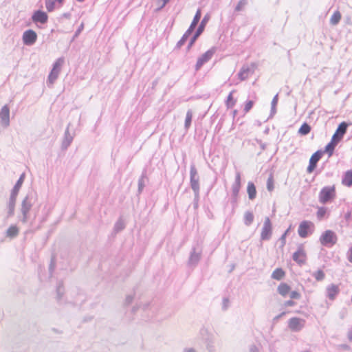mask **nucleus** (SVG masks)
<instances>
[{"label": "nucleus", "instance_id": "f257e3e1", "mask_svg": "<svg viewBox=\"0 0 352 352\" xmlns=\"http://www.w3.org/2000/svg\"><path fill=\"white\" fill-rule=\"evenodd\" d=\"M36 197L33 193H28L23 199L21 205V212L22 214L21 221L26 223L29 219V212L36 201Z\"/></svg>", "mask_w": 352, "mask_h": 352}, {"label": "nucleus", "instance_id": "f03ea898", "mask_svg": "<svg viewBox=\"0 0 352 352\" xmlns=\"http://www.w3.org/2000/svg\"><path fill=\"white\" fill-rule=\"evenodd\" d=\"M65 63L64 58H58L53 64V67L48 76L47 84L48 86H52L58 78L62 67Z\"/></svg>", "mask_w": 352, "mask_h": 352}, {"label": "nucleus", "instance_id": "7ed1b4c3", "mask_svg": "<svg viewBox=\"0 0 352 352\" xmlns=\"http://www.w3.org/2000/svg\"><path fill=\"white\" fill-rule=\"evenodd\" d=\"M336 197L335 186H328L322 188L319 193V201L321 204H326Z\"/></svg>", "mask_w": 352, "mask_h": 352}, {"label": "nucleus", "instance_id": "20e7f679", "mask_svg": "<svg viewBox=\"0 0 352 352\" xmlns=\"http://www.w3.org/2000/svg\"><path fill=\"white\" fill-rule=\"evenodd\" d=\"M337 236L331 230H326L320 237V243L326 247H331L336 244Z\"/></svg>", "mask_w": 352, "mask_h": 352}, {"label": "nucleus", "instance_id": "39448f33", "mask_svg": "<svg viewBox=\"0 0 352 352\" xmlns=\"http://www.w3.org/2000/svg\"><path fill=\"white\" fill-rule=\"evenodd\" d=\"M199 177L197 173V170L195 165H191L190 170V182L191 188L194 191V193H197V192H199Z\"/></svg>", "mask_w": 352, "mask_h": 352}, {"label": "nucleus", "instance_id": "423d86ee", "mask_svg": "<svg viewBox=\"0 0 352 352\" xmlns=\"http://www.w3.org/2000/svg\"><path fill=\"white\" fill-rule=\"evenodd\" d=\"M215 48L212 47L203 54L197 61L195 70L198 71L206 63L208 62L215 53Z\"/></svg>", "mask_w": 352, "mask_h": 352}, {"label": "nucleus", "instance_id": "0eeeda50", "mask_svg": "<svg viewBox=\"0 0 352 352\" xmlns=\"http://www.w3.org/2000/svg\"><path fill=\"white\" fill-rule=\"evenodd\" d=\"M241 173L236 172L235 180L232 185V203L236 204L237 201V197L241 188Z\"/></svg>", "mask_w": 352, "mask_h": 352}, {"label": "nucleus", "instance_id": "6e6552de", "mask_svg": "<svg viewBox=\"0 0 352 352\" xmlns=\"http://www.w3.org/2000/svg\"><path fill=\"white\" fill-rule=\"evenodd\" d=\"M272 233V227L269 217H265L261 233V239L263 241L269 240Z\"/></svg>", "mask_w": 352, "mask_h": 352}, {"label": "nucleus", "instance_id": "1a4fd4ad", "mask_svg": "<svg viewBox=\"0 0 352 352\" xmlns=\"http://www.w3.org/2000/svg\"><path fill=\"white\" fill-rule=\"evenodd\" d=\"M314 223L311 221H302L298 227V232L301 238H306L309 232H311V228H314Z\"/></svg>", "mask_w": 352, "mask_h": 352}, {"label": "nucleus", "instance_id": "9d476101", "mask_svg": "<svg viewBox=\"0 0 352 352\" xmlns=\"http://www.w3.org/2000/svg\"><path fill=\"white\" fill-rule=\"evenodd\" d=\"M305 324V320L302 318L294 317L289 319L288 327L292 331H300Z\"/></svg>", "mask_w": 352, "mask_h": 352}, {"label": "nucleus", "instance_id": "9b49d317", "mask_svg": "<svg viewBox=\"0 0 352 352\" xmlns=\"http://www.w3.org/2000/svg\"><path fill=\"white\" fill-rule=\"evenodd\" d=\"M208 17L207 16H205L204 17V19H202L201 23L199 24L198 28L197 29L195 34L191 38L188 45V47H187L188 50H190L191 48V47L195 43V41L197 39V38L199 36V35L203 32L205 25H206V23L208 22Z\"/></svg>", "mask_w": 352, "mask_h": 352}, {"label": "nucleus", "instance_id": "f8f14e48", "mask_svg": "<svg viewBox=\"0 0 352 352\" xmlns=\"http://www.w3.org/2000/svg\"><path fill=\"white\" fill-rule=\"evenodd\" d=\"M37 39L36 33L32 30H28L23 34V42L25 45H32Z\"/></svg>", "mask_w": 352, "mask_h": 352}, {"label": "nucleus", "instance_id": "ddd939ff", "mask_svg": "<svg viewBox=\"0 0 352 352\" xmlns=\"http://www.w3.org/2000/svg\"><path fill=\"white\" fill-rule=\"evenodd\" d=\"M254 64H252L251 66L243 65L238 74L239 79L241 80H245L249 77V76L253 74L254 72Z\"/></svg>", "mask_w": 352, "mask_h": 352}, {"label": "nucleus", "instance_id": "4468645a", "mask_svg": "<svg viewBox=\"0 0 352 352\" xmlns=\"http://www.w3.org/2000/svg\"><path fill=\"white\" fill-rule=\"evenodd\" d=\"M293 260L300 265H302L306 262V253L302 247H299L298 250L293 254Z\"/></svg>", "mask_w": 352, "mask_h": 352}, {"label": "nucleus", "instance_id": "2eb2a0df", "mask_svg": "<svg viewBox=\"0 0 352 352\" xmlns=\"http://www.w3.org/2000/svg\"><path fill=\"white\" fill-rule=\"evenodd\" d=\"M1 124L7 127L10 125V109L7 104L4 105L0 111Z\"/></svg>", "mask_w": 352, "mask_h": 352}, {"label": "nucleus", "instance_id": "dca6fc26", "mask_svg": "<svg viewBox=\"0 0 352 352\" xmlns=\"http://www.w3.org/2000/svg\"><path fill=\"white\" fill-rule=\"evenodd\" d=\"M347 126L348 124L346 122H343L340 123L331 138H335V140L340 142L346 132Z\"/></svg>", "mask_w": 352, "mask_h": 352}, {"label": "nucleus", "instance_id": "f3484780", "mask_svg": "<svg viewBox=\"0 0 352 352\" xmlns=\"http://www.w3.org/2000/svg\"><path fill=\"white\" fill-rule=\"evenodd\" d=\"M47 14L45 12L41 10L34 12L32 16V20L34 23H40L42 24L45 23L47 21Z\"/></svg>", "mask_w": 352, "mask_h": 352}, {"label": "nucleus", "instance_id": "a211bd4d", "mask_svg": "<svg viewBox=\"0 0 352 352\" xmlns=\"http://www.w3.org/2000/svg\"><path fill=\"white\" fill-rule=\"evenodd\" d=\"M69 127V124L67 126L64 133L63 140L61 144V148L63 150H66L70 146L74 140V135L70 134Z\"/></svg>", "mask_w": 352, "mask_h": 352}, {"label": "nucleus", "instance_id": "6ab92c4d", "mask_svg": "<svg viewBox=\"0 0 352 352\" xmlns=\"http://www.w3.org/2000/svg\"><path fill=\"white\" fill-rule=\"evenodd\" d=\"M339 292V287L335 284L328 285L326 289V296L331 300H333Z\"/></svg>", "mask_w": 352, "mask_h": 352}, {"label": "nucleus", "instance_id": "aec40b11", "mask_svg": "<svg viewBox=\"0 0 352 352\" xmlns=\"http://www.w3.org/2000/svg\"><path fill=\"white\" fill-rule=\"evenodd\" d=\"M201 14V10L198 9L197 12H196V14H195V16H194V18H193V20H192L190 27L188 28V29L185 32V34L186 35H188V36L192 34V32H193V30L196 28L198 22L200 20Z\"/></svg>", "mask_w": 352, "mask_h": 352}, {"label": "nucleus", "instance_id": "412c9836", "mask_svg": "<svg viewBox=\"0 0 352 352\" xmlns=\"http://www.w3.org/2000/svg\"><path fill=\"white\" fill-rule=\"evenodd\" d=\"M201 258V253L197 252L195 248H193L188 259V265L196 266Z\"/></svg>", "mask_w": 352, "mask_h": 352}, {"label": "nucleus", "instance_id": "4be33fe9", "mask_svg": "<svg viewBox=\"0 0 352 352\" xmlns=\"http://www.w3.org/2000/svg\"><path fill=\"white\" fill-rule=\"evenodd\" d=\"M342 183L346 186H352V170H347L344 173Z\"/></svg>", "mask_w": 352, "mask_h": 352}, {"label": "nucleus", "instance_id": "5701e85b", "mask_svg": "<svg viewBox=\"0 0 352 352\" xmlns=\"http://www.w3.org/2000/svg\"><path fill=\"white\" fill-rule=\"evenodd\" d=\"M247 192L250 199L253 200L256 197V190L254 184L252 182H248Z\"/></svg>", "mask_w": 352, "mask_h": 352}, {"label": "nucleus", "instance_id": "b1692460", "mask_svg": "<svg viewBox=\"0 0 352 352\" xmlns=\"http://www.w3.org/2000/svg\"><path fill=\"white\" fill-rule=\"evenodd\" d=\"M339 142H338L335 140V138H331V142L329 144H327V145L325 146L324 151L329 154V157L332 155V154L334 151L335 147L336 146V145Z\"/></svg>", "mask_w": 352, "mask_h": 352}, {"label": "nucleus", "instance_id": "393cba45", "mask_svg": "<svg viewBox=\"0 0 352 352\" xmlns=\"http://www.w3.org/2000/svg\"><path fill=\"white\" fill-rule=\"evenodd\" d=\"M277 289L281 296H286L290 291V287L286 283H280Z\"/></svg>", "mask_w": 352, "mask_h": 352}, {"label": "nucleus", "instance_id": "a878e982", "mask_svg": "<svg viewBox=\"0 0 352 352\" xmlns=\"http://www.w3.org/2000/svg\"><path fill=\"white\" fill-rule=\"evenodd\" d=\"M19 234V229L16 226H11L6 231V236L11 239L16 237Z\"/></svg>", "mask_w": 352, "mask_h": 352}, {"label": "nucleus", "instance_id": "bb28decb", "mask_svg": "<svg viewBox=\"0 0 352 352\" xmlns=\"http://www.w3.org/2000/svg\"><path fill=\"white\" fill-rule=\"evenodd\" d=\"M285 272L281 268H276L272 274V278L280 280L285 276Z\"/></svg>", "mask_w": 352, "mask_h": 352}, {"label": "nucleus", "instance_id": "cd10ccee", "mask_svg": "<svg viewBox=\"0 0 352 352\" xmlns=\"http://www.w3.org/2000/svg\"><path fill=\"white\" fill-rule=\"evenodd\" d=\"M322 151H317L315 152L311 157L309 160V163L316 166L318 162L320 160L322 155Z\"/></svg>", "mask_w": 352, "mask_h": 352}, {"label": "nucleus", "instance_id": "c85d7f7f", "mask_svg": "<svg viewBox=\"0 0 352 352\" xmlns=\"http://www.w3.org/2000/svg\"><path fill=\"white\" fill-rule=\"evenodd\" d=\"M340 19H341V14L338 10H337V11L334 12V13L331 16V17L330 19V23L333 25H336L340 22Z\"/></svg>", "mask_w": 352, "mask_h": 352}, {"label": "nucleus", "instance_id": "c756f323", "mask_svg": "<svg viewBox=\"0 0 352 352\" xmlns=\"http://www.w3.org/2000/svg\"><path fill=\"white\" fill-rule=\"evenodd\" d=\"M253 221H254V215H253L252 212H251L250 211L245 212V214H244V223L246 226H249L250 225L252 224Z\"/></svg>", "mask_w": 352, "mask_h": 352}, {"label": "nucleus", "instance_id": "7c9ffc66", "mask_svg": "<svg viewBox=\"0 0 352 352\" xmlns=\"http://www.w3.org/2000/svg\"><path fill=\"white\" fill-rule=\"evenodd\" d=\"M311 131V126L306 122L303 123L298 129V133L302 135H307Z\"/></svg>", "mask_w": 352, "mask_h": 352}, {"label": "nucleus", "instance_id": "2f4dec72", "mask_svg": "<svg viewBox=\"0 0 352 352\" xmlns=\"http://www.w3.org/2000/svg\"><path fill=\"white\" fill-rule=\"evenodd\" d=\"M24 178H25V174L23 173L19 179H18V181L16 182V184L14 185L13 189H12V192H16V193H19V189L21 188V186H22V184L24 181Z\"/></svg>", "mask_w": 352, "mask_h": 352}, {"label": "nucleus", "instance_id": "473e14b6", "mask_svg": "<svg viewBox=\"0 0 352 352\" xmlns=\"http://www.w3.org/2000/svg\"><path fill=\"white\" fill-rule=\"evenodd\" d=\"M192 118V112L190 109L188 110L186 116L184 126L186 129H188L191 124Z\"/></svg>", "mask_w": 352, "mask_h": 352}, {"label": "nucleus", "instance_id": "72a5a7b5", "mask_svg": "<svg viewBox=\"0 0 352 352\" xmlns=\"http://www.w3.org/2000/svg\"><path fill=\"white\" fill-rule=\"evenodd\" d=\"M312 276L316 278L318 281H321L324 280L325 277L324 272L322 270H318L316 272L312 274Z\"/></svg>", "mask_w": 352, "mask_h": 352}, {"label": "nucleus", "instance_id": "f704fd0d", "mask_svg": "<svg viewBox=\"0 0 352 352\" xmlns=\"http://www.w3.org/2000/svg\"><path fill=\"white\" fill-rule=\"evenodd\" d=\"M233 92H234V91H231L228 96V98H227V100L226 102V107L228 108H232L236 103V100H234L232 97Z\"/></svg>", "mask_w": 352, "mask_h": 352}, {"label": "nucleus", "instance_id": "c9c22d12", "mask_svg": "<svg viewBox=\"0 0 352 352\" xmlns=\"http://www.w3.org/2000/svg\"><path fill=\"white\" fill-rule=\"evenodd\" d=\"M278 103V94H276L272 99L271 103V116H273L276 113V107Z\"/></svg>", "mask_w": 352, "mask_h": 352}, {"label": "nucleus", "instance_id": "e433bc0d", "mask_svg": "<svg viewBox=\"0 0 352 352\" xmlns=\"http://www.w3.org/2000/svg\"><path fill=\"white\" fill-rule=\"evenodd\" d=\"M247 4L248 0H240L235 7V11L240 12L243 10Z\"/></svg>", "mask_w": 352, "mask_h": 352}, {"label": "nucleus", "instance_id": "4c0bfd02", "mask_svg": "<svg viewBox=\"0 0 352 352\" xmlns=\"http://www.w3.org/2000/svg\"><path fill=\"white\" fill-rule=\"evenodd\" d=\"M54 0H45V7L48 12H52L54 9Z\"/></svg>", "mask_w": 352, "mask_h": 352}, {"label": "nucleus", "instance_id": "58836bf2", "mask_svg": "<svg viewBox=\"0 0 352 352\" xmlns=\"http://www.w3.org/2000/svg\"><path fill=\"white\" fill-rule=\"evenodd\" d=\"M124 228V223L122 220H118L114 226V230L116 232H118L122 230Z\"/></svg>", "mask_w": 352, "mask_h": 352}, {"label": "nucleus", "instance_id": "ea45409f", "mask_svg": "<svg viewBox=\"0 0 352 352\" xmlns=\"http://www.w3.org/2000/svg\"><path fill=\"white\" fill-rule=\"evenodd\" d=\"M57 300H60L64 293V288L62 283H59L56 288Z\"/></svg>", "mask_w": 352, "mask_h": 352}, {"label": "nucleus", "instance_id": "a19ab883", "mask_svg": "<svg viewBox=\"0 0 352 352\" xmlns=\"http://www.w3.org/2000/svg\"><path fill=\"white\" fill-rule=\"evenodd\" d=\"M327 213V208L324 207H320L317 211V217L318 219H322Z\"/></svg>", "mask_w": 352, "mask_h": 352}, {"label": "nucleus", "instance_id": "79ce46f5", "mask_svg": "<svg viewBox=\"0 0 352 352\" xmlns=\"http://www.w3.org/2000/svg\"><path fill=\"white\" fill-rule=\"evenodd\" d=\"M14 208H15V204L14 203H9L8 204V216L11 217L14 213Z\"/></svg>", "mask_w": 352, "mask_h": 352}, {"label": "nucleus", "instance_id": "37998d69", "mask_svg": "<svg viewBox=\"0 0 352 352\" xmlns=\"http://www.w3.org/2000/svg\"><path fill=\"white\" fill-rule=\"evenodd\" d=\"M267 188L270 192L274 190V180L272 176L267 181Z\"/></svg>", "mask_w": 352, "mask_h": 352}, {"label": "nucleus", "instance_id": "c03bdc74", "mask_svg": "<svg viewBox=\"0 0 352 352\" xmlns=\"http://www.w3.org/2000/svg\"><path fill=\"white\" fill-rule=\"evenodd\" d=\"M188 37L189 36L184 33L182 38L177 42V47L180 48L185 43Z\"/></svg>", "mask_w": 352, "mask_h": 352}, {"label": "nucleus", "instance_id": "a18cd8bd", "mask_svg": "<svg viewBox=\"0 0 352 352\" xmlns=\"http://www.w3.org/2000/svg\"><path fill=\"white\" fill-rule=\"evenodd\" d=\"M145 186V184H144V176L142 175L138 180V192L139 193H140L144 187Z\"/></svg>", "mask_w": 352, "mask_h": 352}, {"label": "nucleus", "instance_id": "49530a36", "mask_svg": "<svg viewBox=\"0 0 352 352\" xmlns=\"http://www.w3.org/2000/svg\"><path fill=\"white\" fill-rule=\"evenodd\" d=\"M254 102L252 100L246 102L244 107L245 113H248L253 107Z\"/></svg>", "mask_w": 352, "mask_h": 352}, {"label": "nucleus", "instance_id": "de8ad7c7", "mask_svg": "<svg viewBox=\"0 0 352 352\" xmlns=\"http://www.w3.org/2000/svg\"><path fill=\"white\" fill-rule=\"evenodd\" d=\"M17 195H18V193L12 191L8 202L16 204Z\"/></svg>", "mask_w": 352, "mask_h": 352}, {"label": "nucleus", "instance_id": "09e8293b", "mask_svg": "<svg viewBox=\"0 0 352 352\" xmlns=\"http://www.w3.org/2000/svg\"><path fill=\"white\" fill-rule=\"evenodd\" d=\"M133 299H134V295H132V294L127 295L126 296L124 303L126 305H129L133 302Z\"/></svg>", "mask_w": 352, "mask_h": 352}, {"label": "nucleus", "instance_id": "8fccbe9b", "mask_svg": "<svg viewBox=\"0 0 352 352\" xmlns=\"http://www.w3.org/2000/svg\"><path fill=\"white\" fill-rule=\"evenodd\" d=\"M199 199V192H197V193H195V198H194V208L195 209H197L198 208V203Z\"/></svg>", "mask_w": 352, "mask_h": 352}, {"label": "nucleus", "instance_id": "3c124183", "mask_svg": "<svg viewBox=\"0 0 352 352\" xmlns=\"http://www.w3.org/2000/svg\"><path fill=\"white\" fill-rule=\"evenodd\" d=\"M290 298L292 299H299L300 298V294L296 291H292L290 293Z\"/></svg>", "mask_w": 352, "mask_h": 352}, {"label": "nucleus", "instance_id": "603ef678", "mask_svg": "<svg viewBox=\"0 0 352 352\" xmlns=\"http://www.w3.org/2000/svg\"><path fill=\"white\" fill-rule=\"evenodd\" d=\"M206 349L208 352H217L215 346L212 343H208Z\"/></svg>", "mask_w": 352, "mask_h": 352}, {"label": "nucleus", "instance_id": "864d4df0", "mask_svg": "<svg viewBox=\"0 0 352 352\" xmlns=\"http://www.w3.org/2000/svg\"><path fill=\"white\" fill-rule=\"evenodd\" d=\"M148 306V304H144V305H141L140 306H138V305L134 306L132 309V311L133 313H135L139 309L140 307H142L143 309H146Z\"/></svg>", "mask_w": 352, "mask_h": 352}, {"label": "nucleus", "instance_id": "5fc2aeb1", "mask_svg": "<svg viewBox=\"0 0 352 352\" xmlns=\"http://www.w3.org/2000/svg\"><path fill=\"white\" fill-rule=\"evenodd\" d=\"M316 167V166H315V165H314V164H312L309 163V166H308V167H307V173H312V171L314 170V168H315Z\"/></svg>", "mask_w": 352, "mask_h": 352}, {"label": "nucleus", "instance_id": "6e6d98bb", "mask_svg": "<svg viewBox=\"0 0 352 352\" xmlns=\"http://www.w3.org/2000/svg\"><path fill=\"white\" fill-rule=\"evenodd\" d=\"M347 258L349 262L352 263V246L349 248L347 252Z\"/></svg>", "mask_w": 352, "mask_h": 352}, {"label": "nucleus", "instance_id": "4d7b16f0", "mask_svg": "<svg viewBox=\"0 0 352 352\" xmlns=\"http://www.w3.org/2000/svg\"><path fill=\"white\" fill-rule=\"evenodd\" d=\"M294 305H295V302L292 300H287L285 302V305L288 306V307H292V306H294Z\"/></svg>", "mask_w": 352, "mask_h": 352}, {"label": "nucleus", "instance_id": "13d9d810", "mask_svg": "<svg viewBox=\"0 0 352 352\" xmlns=\"http://www.w3.org/2000/svg\"><path fill=\"white\" fill-rule=\"evenodd\" d=\"M250 352H259V351L256 346L252 345L250 348Z\"/></svg>", "mask_w": 352, "mask_h": 352}, {"label": "nucleus", "instance_id": "bf43d9fd", "mask_svg": "<svg viewBox=\"0 0 352 352\" xmlns=\"http://www.w3.org/2000/svg\"><path fill=\"white\" fill-rule=\"evenodd\" d=\"M169 1L170 0H160V1H162V4L160 6L158 10H161L162 8H163Z\"/></svg>", "mask_w": 352, "mask_h": 352}, {"label": "nucleus", "instance_id": "052dcab7", "mask_svg": "<svg viewBox=\"0 0 352 352\" xmlns=\"http://www.w3.org/2000/svg\"><path fill=\"white\" fill-rule=\"evenodd\" d=\"M183 352H197L193 348H185Z\"/></svg>", "mask_w": 352, "mask_h": 352}, {"label": "nucleus", "instance_id": "680f3d73", "mask_svg": "<svg viewBox=\"0 0 352 352\" xmlns=\"http://www.w3.org/2000/svg\"><path fill=\"white\" fill-rule=\"evenodd\" d=\"M285 314V312H283V313H281L280 314H279V315L276 316L274 318V320H278V319H280V318L283 316H284Z\"/></svg>", "mask_w": 352, "mask_h": 352}, {"label": "nucleus", "instance_id": "e2e57ef3", "mask_svg": "<svg viewBox=\"0 0 352 352\" xmlns=\"http://www.w3.org/2000/svg\"><path fill=\"white\" fill-rule=\"evenodd\" d=\"M348 338L350 341H352V330L349 331L348 333Z\"/></svg>", "mask_w": 352, "mask_h": 352}, {"label": "nucleus", "instance_id": "0e129e2a", "mask_svg": "<svg viewBox=\"0 0 352 352\" xmlns=\"http://www.w3.org/2000/svg\"><path fill=\"white\" fill-rule=\"evenodd\" d=\"M288 231H289V230H286V231H285V232L282 235V236H281V238H280V239H281V240H285V236H286V235H287V234Z\"/></svg>", "mask_w": 352, "mask_h": 352}, {"label": "nucleus", "instance_id": "69168bd1", "mask_svg": "<svg viewBox=\"0 0 352 352\" xmlns=\"http://www.w3.org/2000/svg\"><path fill=\"white\" fill-rule=\"evenodd\" d=\"M54 264L52 263L50 264V271H53V270H54Z\"/></svg>", "mask_w": 352, "mask_h": 352}, {"label": "nucleus", "instance_id": "338daca9", "mask_svg": "<svg viewBox=\"0 0 352 352\" xmlns=\"http://www.w3.org/2000/svg\"><path fill=\"white\" fill-rule=\"evenodd\" d=\"M82 27H83V25H81V27L78 30V31L76 32V34H78L80 32V30L82 28Z\"/></svg>", "mask_w": 352, "mask_h": 352}, {"label": "nucleus", "instance_id": "774afa93", "mask_svg": "<svg viewBox=\"0 0 352 352\" xmlns=\"http://www.w3.org/2000/svg\"><path fill=\"white\" fill-rule=\"evenodd\" d=\"M65 0H54V1H57L59 3H62Z\"/></svg>", "mask_w": 352, "mask_h": 352}]
</instances>
